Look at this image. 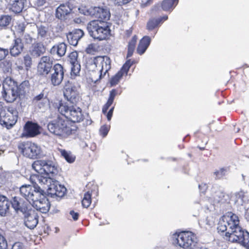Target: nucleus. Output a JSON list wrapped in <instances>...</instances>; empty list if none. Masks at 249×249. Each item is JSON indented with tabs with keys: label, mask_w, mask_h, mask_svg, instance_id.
Instances as JSON below:
<instances>
[{
	"label": "nucleus",
	"mask_w": 249,
	"mask_h": 249,
	"mask_svg": "<svg viewBox=\"0 0 249 249\" xmlns=\"http://www.w3.org/2000/svg\"><path fill=\"white\" fill-rule=\"evenodd\" d=\"M17 92L19 98H22L30 90V85L27 80H25L19 85L17 84Z\"/></svg>",
	"instance_id": "obj_30"
},
{
	"label": "nucleus",
	"mask_w": 249,
	"mask_h": 249,
	"mask_svg": "<svg viewBox=\"0 0 249 249\" xmlns=\"http://www.w3.org/2000/svg\"><path fill=\"white\" fill-rule=\"evenodd\" d=\"M32 168L38 174L32 178H36L39 183L47 185L48 196L62 197L65 195L67 191L66 187L53 178L59 169L55 163L50 160H37L33 163Z\"/></svg>",
	"instance_id": "obj_1"
},
{
	"label": "nucleus",
	"mask_w": 249,
	"mask_h": 249,
	"mask_svg": "<svg viewBox=\"0 0 249 249\" xmlns=\"http://www.w3.org/2000/svg\"><path fill=\"white\" fill-rule=\"evenodd\" d=\"M36 28L37 38L41 40H44V38L47 36L48 28L42 25H36Z\"/></svg>",
	"instance_id": "obj_32"
},
{
	"label": "nucleus",
	"mask_w": 249,
	"mask_h": 249,
	"mask_svg": "<svg viewBox=\"0 0 249 249\" xmlns=\"http://www.w3.org/2000/svg\"><path fill=\"white\" fill-rule=\"evenodd\" d=\"M87 29L90 36L99 40L106 39L111 31L108 22L95 20L88 24Z\"/></svg>",
	"instance_id": "obj_4"
},
{
	"label": "nucleus",
	"mask_w": 249,
	"mask_h": 249,
	"mask_svg": "<svg viewBox=\"0 0 249 249\" xmlns=\"http://www.w3.org/2000/svg\"><path fill=\"white\" fill-rule=\"evenodd\" d=\"M8 54V49L0 47V61L4 60Z\"/></svg>",
	"instance_id": "obj_48"
},
{
	"label": "nucleus",
	"mask_w": 249,
	"mask_h": 249,
	"mask_svg": "<svg viewBox=\"0 0 249 249\" xmlns=\"http://www.w3.org/2000/svg\"><path fill=\"white\" fill-rule=\"evenodd\" d=\"M231 228H229L225 233V236L232 242H238L249 249V233L244 231L239 226H236L235 224L231 225Z\"/></svg>",
	"instance_id": "obj_5"
},
{
	"label": "nucleus",
	"mask_w": 249,
	"mask_h": 249,
	"mask_svg": "<svg viewBox=\"0 0 249 249\" xmlns=\"http://www.w3.org/2000/svg\"><path fill=\"white\" fill-rule=\"evenodd\" d=\"M68 57V61L71 65V75H77L81 70L80 61L78 59L77 52L73 51L71 53Z\"/></svg>",
	"instance_id": "obj_19"
},
{
	"label": "nucleus",
	"mask_w": 249,
	"mask_h": 249,
	"mask_svg": "<svg viewBox=\"0 0 249 249\" xmlns=\"http://www.w3.org/2000/svg\"><path fill=\"white\" fill-rule=\"evenodd\" d=\"M133 63L134 61H132L131 59L127 60L124 64L121 70L124 72L125 74H127L130 67L133 65Z\"/></svg>",
	"instance_id": "obj_46"
},
{
	"label": "nucleus",
	"mask_w": 249,
	"mask_h": 249,
	"mask_svg": "<svg viewBox=\"0 0 249 249\" xmlns=\"http://www.w3.org/2000/svg\"><path fill=\"white\" fill-rule=\"evenodd\" d=\"M79 11L80 13L86 15L90 16L89 13V8H87L86 7H81L79 8Z\"/></svg>",
	"instance_id": "obj_50"
},
{
	"label": "nucleus",
	"mask_w": 249,
	"mask_h": 249,
	"mask_svg": "<svg viewBox=\"0 0 249 249\" xmlns=\"http://www.w3.org/2000/svg\"><path fill=\"white\" fill-rule=\"evenodd\" d=\"M168 19V16H165L159 18H151L147 23L146 29L149 31H151L158 27L163 21Z\"/></svg>",
	"instance_id": "obj_26"
},
{
	"label": "nucleus",
	"mask_w": 249,
	"mask_h": 249,
	"mask_svg": "<svg viewBox=\"0 0 249 249\" xmlns=\"http://www.w3.org/2000/svg\"><path fill=\"white\" fill-rule=\"evenodd\" d=\"M18 114V113L16 109L9 107L0 118V124L7 129H11L17 122Z\"/></svg>",
	"instance_id": "obj_11"
},
{
	"label": "nucleus",
	"mask_w": 249,
	"mask_h": 249,
	"mask_svg": "<svg viewBox=\"0 0 249 249\" xmlns=\"http://www.w3.org/2000/svg\"><path fill=\"white\" fill-rule=\"evenodd\" d=\"M72 10V6L69 3L61 4L55 10V17L61 20H65Z\"/></svg>",
	"instance_id": "obj_21"
},
{
	"label": "nucleus",
	"mask_w": 249,
	"mask_h": 249,
	"mask_svg": "<svg viewBox=\"0 0 249 249\" xmlns=\"http://www.w3.org/2000/svg\"><path fill=\"white\" fill-rule=\"evenodd\" d=\"M118 94V90L117 89H112L109 92V98L106 104L102 108V112L104 114L107 113V111L109 107L113 103L115 96Z\"/></svg>",
	"instance_id": "obj_31"
},
{
	"label": "nucleus",
	"mask_w": 249,
	"mask_h": 249,
	"mask_svg": "<svg viewBox=\"0 0 249 249\" xmlns=\"http://www.w3.org/2000/svg\"><path fill=\"white\" fill-rule=\"evenodd\" d=\"M124 73V72L120 70L114 76H113L110 79V84L111 86H114L117 85Z\"/></svg>",
	"instance_id": "obj_37"
},
{
	"label": "nucleus",
	"mask_w": 249,
	"mask_h": 249,
	"mask_svg": "<svg viewBox=\"0 0 249 249\" xmlns=\"http://www.w3.org/2000/svg\"><path fill=\"white\" fill-rule=\"evenodd\" d=\"M10 205L17 213H26L28 210V204L23 198L19 196L13 197L10 201Z\"/></svg>",
	"instance_id": "obj_15"
},
{
	"label": "nucleus",
	"mask_w": 249,
	"mask_h": 249,
	"mask_svg": "<svg viewBox=\"0 0 249 249\" xmlns=\"http://www.w3.org/2000/svg\"><path fill=\"white\" fill-rule=\"evenodd\" d=\"M18 149L24 157L31 159L40 158L43 155L40 146L29 141L19 143Z\"/></svg>",
	"instance_id": "obj_8"
},
{
	"label": "nucleus",
	"mask_w": 249,
	"mask_h": 249,
	"mask_svg": "<svg viewBox=\"0 0 249 249\" xmlns=\"http://www.w3.org/2000/svg\"><path fill=\"white\" fill-rule=\"evenodd\" d=\"M26 2V0H12L10 4L9 9L15 14H18L22 12Z\"/></svg>",
	"instance_id": "obj_27"
},
{
	"label": "nucleus",
	"mask_w": 249,
	"mask_h": 249,
	"mask_svg": "<svg viewBox=\"0 0 249 249\" xmlns=\"http://www.w3.org/2000/svg\"><path fill=\"white\" fill-rule=\"evenodd\" d=\"M178 2V0H163L161 3L162 9L165 11L173 9Z\"/></svg>",
	"instance_id": "obj_33"
},
{
	"label": "nucleus",
	"mask_w": 249,
	"mask_h": 249,
	"mask_svg": "<svg viewBox=\"0 0 249 249\" xmlns=\"http://www.w3.org/2000/svg\"><path fill=\"white\" fill-rule=\"evenodd\" d=\"M151 38L148 36H144L140 40L137 48V53L142 54L147 50L151 42Z\"/></svg>",
	"instance_id": "obj_29"
},
{
	"label": "nucleus",
	"mask_w": 249,
	"mask_h": 249,
	"mask_svg": "<svg viewBox=\"0 0 249 249\" xmlns=\"http://www.w3.org/2000/svg\"><path fill=\"white\" fill-rule=\"evenodd\" d=\"M137 37L136 36H133L130 41L128 43V44L135 46L137 42Z\"/></svg>",
	"instance_id": "obj_57"
},
{
	"label": "nucleus",
	"mask_w": 249,
	"mask_h": 249,
	"mask_svg": "<svg viewBox=\"0 0 249 249\" xmlns=\"http://www.w3.org/2000/svg\"><path fill=\"white\" fill-rule=\"evenodd\" d=\"M72 104L70 106L68 103L61 102L58 107V110L71 121L74 123L80 122L84 118L82 109Z\"/></svg>",
	"instance_id": "obj_6"
},
{
	"label": "nucleus",
	"mask_w": 249,
	"mask_h": 249,
	"mask_svg": "<svg viewBox=\"0 0 249 249\" xmlns=\"http://www.w3.org/2000/svg\"><path fill=\"white\" fill-rule=\"evenodd\" d=\"M133 52H134V51H133L128 50L126 58H128L131 57L132 55Z\"/></svg>",
	"instance_id": "obj_59"
},
{
	"label": "nucleus",
	"mask_w": 249,
	"mask_h": 249,
	"mask_svg": "<svg viewBox=\"0 0 249 249\" xmlns=\"http://www.w3.org/2000/svg\"><path fill=\"white\" fill-rule=\"evenodd\" d=\"M213 198L215 202L221 203H224L229 199L228 195L223 192L215 193Z\"/></svg>",
	"instance_id": "obj_34"
},
{
	"label": "nucleus",
	"mask_w": 249,
	"mask_h": 249,
	"mask_svg": "<svg viewBox=\"0 0 249 249\" xmlns=\"http://www.w3.org/2000/svg\"><path fill=\"white\" fill-rule=\"evenodd\" d=\"M173 243L184 249H196V236L191 231H182L173 235Z\"/></svg>",
	"instance_id": "obj_7"
},
{
	"label": "nucleus",
	"mask_w": 249,
	"mask_h": 249,
	"mask_svg": "<svg viewBox=\"0 0 249 249\" xmlns=\"http://www.w3.org/2000/svg\"><path fill=\"white\" fill-rule=\"evenodd\" d=\"M18 68L19 69L22 70L23 69V67L22 66H18Z\"/></svg>",
	"instance_id": "obj_62"
},
{
	"label": "nucleus",
	"mask_w": 249,
	"mask_h": 249,
	"mask_svg": "<svg viewBox=\"0 0 249 249\" xmlns=\"http://www.w3.org/2000/svg\"><path fill=\"white\" fill-rule=\"evenodd\" d=\"M4 150L0 149V156L1 155V154L4 152Z\"/></svg>",
	"instance_id": "obj_61"
},
{
	"label": "nucleus",
	"mask_w": 249,
	"mask_h": 249,
	"mask_svg": "<svg viewBox=\"0 0 249 249\" xmlns=\"http://www.w3.org/2000/svg\"><path fill=\"white\" fill-rule=\"evenodd\" d=\"M228 169L227 168H221L219 170H216L213 174L215 176V179H221L227 174Z\"/></svg>",
	"instance_id": "obj_42"
},
{
	"label": "nucleus",
	"mask_w": 249,
	"mask_h": 249,
	"mask_svg": "<svg viewBox=\"0 0 249 249\" xmlns=\"http://www.w3.org/2000/svg\"><path fill=\"white\" fill-rule=\"evenodd\" d=\"M227 219H228V226L229 228H231L232 226L231 225L232 224H235L236 226H239V220L238 219V217L235 214H232L231 218H229L228 217H227Z\"/></svg>",
	"instance_id": "obj_45"
},
{
	"label": "nucleus",
	"mask_w": 249,
	"mask_h": 249,
	"mask_svg": "<svg viewBox=\"0 0 249 249\" xmlns=\"http://www.w3.org/2000/svg\"><path fill=\"white\" fill-rule=\"evenodd\" d=\"M24 132L22 136L25 137H34L40 133V126L36 123L28 121L24 126Z\"/></svg>",
	"instance_id": "obj_16"
},
{
	"label": "nucleus",
	"mask_w": 249,
	"mask_h": 249,
	"mask_svg": "<svg viewBox=\"0 0 249 249\" xmlns=\"http://www.w3.org/2000/svg\"><path fill=\"white\" fill-rule=\"evenodd\" d=\"M23 245L20 242H16L12 246V249H23Z\"/></svg>",
	"instance_id": "obj_52"
},
{
	"label": "nucleus",
	"mask_w": 249,
	"mask_h": 249,
	"mask_svg": "<svg viewBox=\"0 0 249 249\" xmlns=\"http://www.w3.org/2000/svg\"><path fill=\"white\" fill-rule=\"evenodd\" d=\"M228 224V219L226 217H224L220 219L217 228L218 232L223 233L229 230L228 229L229 228Z\"/></svg>",
	"instance_id": "obj_35"
},
{
	"label": "nucleus",
	"mask_w": 249,
	"mask_h": 249,
	"mask_svg": "<svg viewBox=\"0 0 249 249\" xmlns=\"http://www.w3.org/2000/svg\"><path fill=\"white\" fill-rule=\"evenodd\" d=\"M12 62L10 60H5L0 63V68L4 73H11Z\"/></svg>",
	"instance_id": "obj_36"
},
{
	"label": "nucleus",
	"mask_w": 249,
	"mask_h": 249,
	"mask_svg": "<svg viewBox=\"0 0 249 249\" xmlns=\"http://www.w3.org/2000/svg\"><path fill=\"white\" fill-rule=\"evenodd\" d=\"M91 194L87 192L85 194L84 198L82 201V204L84 208H87L91 203Z\"/></svg>",
	"instance_id": "obj_40"
},
{
	"label": "nucleus",
	"mask_w": 249,
	"mask_h": 249,
	"mask_svg": "<svg viewBox=\"0 0 249 249\" xmlns=\"http://www.w3.org/2000/svg\"><path fill=\"white\" fill-rule=\"evenodd\" d=\"M6 111L5 107L3 106L2 104L0 102V118H1V116H3Z\"/></svg>",
	"instance_id": "obj_55"
},
{
	"label": "nucleus",
	"mask_w": 249,
	"mask_h": 249,
	"mask_svg": "<svg viewBox=\"0 0 249 249\" xmlns=\"http://www.w3.org/2000/svg\"><path fill=\"white\" fill-rule=\"evenodd\" d=\"M199 149H200V150H204V148L199 147Z\"/></svg>",
	"instance_id": "obj_64"
},
{
	"label": "nucleus",
	"mask_w": 249,
	"mask_h": 249,
	"mask_svg": "<svg viewBox=\"0 0 249 249\" xmlns=\"http://www.w3.org/2000/svg\"><path fill=\"white\" fill-rule=\"evenodd\" d=\"M64 96L69 104L75 105L79 101L78 93L75 87L66 86L64 88Z\"/></svg>",
	"instance_id": "obj_18"
},
{
	"label": "nucleus",
	"mask_w": 249,
	"mask_h": 249,
	"mask_svg": "<svg viewBox=\"0 0 249 249\" xmlns=\"http://www.w3.org/2000/svg\"><path fill=\"white\" fill-rule=\"evenodd\" d=\"M20 194L37 211L42 213H47L50 207L48 199L45 196L44 190L37 184L32 186L30 185H23L19 188Z\"/></svg>",
	"instance_id": "obj_2"
},
{
	"label": "nucleus",
	"mask_w": 249,
	"mask_h": 249,
	"mask_svg": "<svg viewBox=\"0 0 249 249\" xmlns=\"http://www.w3.org/2000/svg\"><path fill=\"white\" fill-rule=\"evenodd\" d=\"M12 18L9 15H1L0 16V27H6L9 25Z\"/></svg>",
	"instance_id": "obj_39"
},
{
	"label": "nucleus",
	"mask_w": 249,
	"mask_h": 249,
	"mask_svg": "<svg viewBox=\"0 0 249 249\" xmlns=\"http://www.w3.org/2000/svg\"><path fill=\"white\" fill-rule=\"evenodd\" d=\"M17 89V83L11 78H6L3 83V98L7 103L14 102L19 97Z\"/></svg>",
	"instance_id": "obj_9"
},
{
	"label": "nucleus",
	"mask_w": 249,
	"mask_h": 249,
	"mask_svg": "<svg viewBox=\"0 0 249 249\" xmlns=\"http://www.w3.org/2000/svg\"><path fill=\"white\" fill-rule=\"evenodd\" d=\"M114 107H112L108 111V112L107 113V119L108 121H110L111 119V117L112 116V114H113V110H114Z\"/></svg>",
	"instance_id": "obj_54"
},
{
	"label": "nucleus",
	"mask_w": 249,
	"mask_h": 249,
	"mask_svg": "<svg viewBox=\"0 0 249 249\" xmlns=\"http://www.w3.org/2000/svg\"><path fill=\"white\" fill-rule=\"evenodd\" d=\"M47 127L51 133L64 138L75 134L77 131L76 126L69 125L67 120L60 117H57L50 122Z\"/></svg>",
	"instance_id": "obj_3"
},
{
	"label": "nucleus",
	"mask_w": 249,
	"mask_h": 249,
	"mask_svg": "<svg viewBox=\"0 0 249 249\" xmlns=\"http://www.w3.org/2000/svg\"><path fill=\"white\" fill-rule=\"evenodd\" d=\"M66 50V44L64 42H62L54 45L51 49L50 53L52 55H57L59 57H62L65 55Z\"/></svg>",
	"instance_id": "obj_28"
},
{
	"label": "nucleus",
	"mask_w": 249,
	"mask_h": 249,
	"mask_svg": "<svg viewBox=\"0 0 249 249\" xmlns=\"http://www.w3.org/2000/svg\"><path fill=\"white\" fill-rule=\"evenodd\" d=\"M95 51L94 46L91 44H89L86 48V52L88 53H92Z\"/></svg>",
	"instance_id": "obj_51"
},
{
	"label": "nucleus",
	"mask_w": 249,
	"mask_h": 249,
	"mask_svg": "<svg viewBox=\"0 0 249 249\" xmlns=\"http://www.w3.org/2000/svg\"><path fill=\"white\" fill-rule=\"evenodd\" d=\"M202 184H201V185H199V186H198V187H199V189H200V188L202 187Z\"/></svg>",
	"instance_id": "obj_63"
},
{
	"label": "nucleus",
	"mask_w": 249,
	"mask_h": 249,
	"mask_svg": "<svg viewBox=\"0 0 249 249\" xmlns=\"http://www.w3.org/2000/svg\"><path fill=\"white\" fill-rule=\"evenodd\" d=\"M48 100L44 91L42 90L39 94L34 96L32 100V103L38 108L42 109L45 107Z\"/></svg>",
	"instance_id": "obj_24"
},
{
	"label": "nucleus",
	"mask_w": 249,
	"mask_h": 249,
	"mask_svg": "<svg viewBox=\"0 0 249 249\" xmlns=\"http://www.w3.org/2000/svg\"><path fill=\"white\" fill-rule=\"evenodd\" d=\"M53 65L52 58L48 55L42 56L37 65V72L39 75L47 77L53 70Z\"/></svg>",
	"instance_id": "obj_13"
},
{
	"label": "nucleus",
	"mask_w": 249,
	"mask_h": 249,
	"mask_svg": "<svg viewBox=\"0 0 249 249\" xmlns=\"http://www.w3.org/2000/svg\"><path fill=\"white\" fill-rule=\"evenodd\" d=\"M61 155L69 163H72L75 160V157L73 156L71 153L68 152L65 150L61 149L60 150Z\"/></svg>",
	"instance_id": "obj_38"
},
{
	"label": "nucleus",
	"mask_w": 249,
	"mask_h": 249,
	"mask_svg": "<svg viewBox=\"0 0 249 249\" xmlns=\"http://www.w3.org/2000/svg\"><path fill=\"white\" fill-rule=\"evenodd\" d=\"M10 201L5 196L0 195V215L6 216L9 213Z\"/></svg>",
	"instance_id": "obj_25"
},
{
	"label": "nucleus",
	"mask_w": 249,
	"mask_h": 249,
	"mask_svg": "<svg viewBox=\"0 0 249 249\" xmlns=\"http://www.w3.org/2000/svg\"><path fill=\"white\" fill-rule=\"evenodd\" d=\"M235 196L237 202H238L239 200H240V202L242 203L246 201L245 192L242 190H241L238 192H236L235 194Z\"/></svg>",
	"instance_id": "obj_44"
},
{
	"label": "nucleus",
	"mask_w": 249,
	"mask_h": 249,
	"mask_svg": "<svg viewBox=\"0 0 249 249\" xmlns=\"http://www.w3.org/2000/svg\"><path fill=\"white\" fill-rule=\"evenodd\" d=\"M7 242L5 237L0 233V249H7Z\"/></svg>",
	"instance_id": "obj_47"
},
{
	"label": "nucleus",
	"mask_w": 249,
	"mask_h": 249,
	"mask_svg": "<svg viewBox=\"0 0 249 249\" xmlns=\"http://www.w3.org/2000/svg\"><path fill=\"white\" fill-rule=\"evenodd\" d=\"M108 131H109V128L106 125L102 126L100 129V134L104 137H106L107 135V134L108 132Z\"/></svg>",
	"instance_id": "obj_49"
},
{
	"label": "nucleus",
	"mask_w": 249,
	"mask_h": 249,
	"mask_svg": "<svg viewBox=\"0 0 249 249\" xmlns=\"http://www.w3.org/2000/svg\"><path fill=\"white\" fill-rule=\"evenodd\" d=\"M84 33L83 30L79 29H74L67 35L69 43L73 46L78 44L79 40L83 37Z\"/></svg>",
	"instance_id": "obj_23"
},
{
	"label": "nucleus",
	"mask_w": 249,
	"mask_h": 249,
	"mask_svg": "<svg viewBox=\"0 0 249 249\" xmlns=\"http://www.w3.org/2000/svg\"><path fill=\"white\" fill-rule=\"evenodd\" d=\"M46 0H36V4L38 6H42L46 3Z\"/></svg>",
	"instance_id": "obj_56"
},
{
	"label": "nucleus",
	"mask_w": 249,
	"mask_h": 249,
	"mask_svg": "<svg viewBox=\"0 0 249 249\" xmlns=\"http://www.w3.org/2000/svg\"><path fill=\"white\" fill-rule=\"evenodd\" d=\"M65 71L62 65L54 64L53 70L47 76L51 85L53 86L60 85L64 79Z\"/></svg>",
	"instance_id": "obj_12"
},
{
	"label": "nucleus",
	"mask_w": 249,
	"mask_h": 249,
	"mask_svg": "<svg viewBox=\"0 0 249 249\" xmlns=\"http://www.w3.org/2000/svg\"><path fill=\"white\" fill-rule=\"evenodd\" d=\"M21 39L23 44L29 45L33 44V41L35 39L29 34L26 33L23 35Z\"/></svg>",
	"instance_id": "obj_43"
},
{
	"label": "nucleus",
	"mask_w": 249,
	"mask_h": 249,
	"mask_svg": "<svg viewBox=\"0 0 249 249\" xmlns=\"http://www.w3.org/2000/svg\"><path fill=\"white\" fill-rule=\"evenodd\" d=\"M25 225L30 229H34L38 223L37 213L32 210H29L24 213Z\"/></svg>",
	"instance_id": "obj_17"
},
{
	"label": "nucleus",
	"mask_w": 249,
	"mask_h": 249,
	"mask_svg": "<svg viewBox=\"0 0 249 249\" xmlns=\"http://www.w3.org/2000/svg\"><path fill=\"white\" fill-rule=\"evenodd\" d=\"M110 58L106 55L97 56L91 59V64H94L100 72L99 77L101 79L111 69Z\"/></svg>",
	"instance_id": "obj_10"
},
{
	"label": "nucleus",
	"mask_w": 249,
	"mask_h": 249,
	"mask_svg": "<svg viewBox=\"0 0 249 249\" xmlns=\"http://www.w3.org/2000/svg\"><path fill=\"white\" fill-rule=\"evenodd\" d=\"M32 56L30 54H26L23 57V64L27 70L31 68L33 61Z\"/></svg>",
	"instance_id": "obj_41"
},
{
	"label": "nucleus",
	"mask_w": 249,
	"mask_h": 249,
	"mask_svg": "<svg viewBox=\"0 0 249 249\" xmlns=\"http://www.w3.org/2000/svg\"><path fill=\"white\" fill-rule=\"evenodd\" d=\"M89 13L90 16L98 19L97 21H107L110 17V11L107 7H91Z\"/></svg>",
	"instance_id": "obj_14"
},
{
	"label": "nucleus",
	"mask_w": 249,
	"mask_h": 249,
	"mask_svg": "<svg viewBox=\"0 0 249 249\" xmlns=\"http://www.w3.org/2000/svg\"><path fill=\"white\" fill-rule=\"evenodd\" d=\"M70 214L74 221L78 220L79 217V213H78L75 212L73 210H71L70 212Z\"/></svg>",
	"instance_id": "obj_53"
},
{
	"label": "nucleus",
	"mask_w": 249,
	"mask_h": 249,
	"mask_svg": "<svg viewBox=\"0 0 249 249\" xmlns=\"http://www.w3.org/2000/svg\"><path fill=\"white\" fill-rule=\"evenodd\" d=\"M46 51V48L41 42L36 41L30 47L29 52L34 58H38Z\"/></svg>",
	"instance_id": "obj_20"
},
{
	"label": "nucleus",
	"mask_w": 249,
	"mask_h": 249,
	"mask_svg": "<svg viewBox=\"0 0 249 249\" xmlns=\"http://www.w3.org/2000/svg\"><path fill=\"white\" fill-rule=\"evenodd\" d=\"M24 49V44L21 38H16L14 39L13 43L9 50V53L14 57L18 56Z\"/></svg>",
	"instance_id": "obj_22"
},
{
	"label": "nucleus",
	"mask_w": 249,
	"mask_h": 249,
	"mask_svg": "<svg viewBox=\"0 0 249 249\" xmlns=\"http://www.w3.org/2000/svg\"><path fill=\"white\" fill-rule=\"evenodd\" d=\"M135 48V46H134V45H130V44L128 45V50H131V51H134Z\"/></svg>",
	"instance_id": "obj_60"
},
{
	"label": "nucleus",
	"mask_w": 249,
	"mask_h": 249,
	"mask_svg": "<svg viewBox=\"0 0 249 249\" xmlns=\"http://www.w3.org/2000/svg\"><path fill=\"white\" fill-rule=\"evenodd\" d=\"M19 32L23 33L25 30V27L23 24H19L18 26Z\"/></svg>",
	"instance_id": "obj_58"
}]
</instances>
